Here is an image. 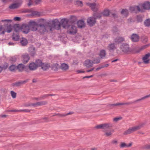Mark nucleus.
I'll use <instances>...</instances> for the list:
<instances>
[{
    "instance_id": "obj_37",
    "label": "nucleus",
    "mask_w": 150,
    "mask_h": 150,
    "mask_svg": "<svg viewBox=\"0 0 150 150\" xmlns=\"http://www.w3.org/2000/svg\"><path fill=\"white\" fill-rule=\"evenodd\" d=\"M9 70L12 71H14L17 69L16 66L14 65H11L9 68Z\"/></svg>"
},
{
    "instance_id": "obj_60",
    "label": "nucleus",
    "mask_w": 150,
    "mask_h": 150,
    "mask_svg": "<svg viewBox=\"0 0 150 150\" xmlns=\"http://www.w3.org/2000/svg\"><path fill=\"white\" fill-rule=\"evenodd\" d=\"M38 13V12H34V13L33 14L34 15H37Z\"/></svg>"
},
{
    "instance_id": "obj_40",
    "label": "nucleus",
    "mask_w": 150,
    "mask_h": 150,
    "mask_svg": "<svg viewBox=\"0 0 150 150\" xmlns=\"http://www.w3.org/2000/svg\"><path fill=\"white\" fill-rule=\"evenodd\" d=\"M122 119L121 117H117L114 118L113 119V121L114 122H117L119 121L120 120Z\"/></svg>"
},
{
    "instance_id": "obj_63",
    "label": "nucleus",
    "mask_w": 150,
    "mask_h": 150,
    "mask_svg": "<svg viewBox=\"0 0 150 150\" xmlns=\"http://www.w3.org/2000/svg\"><path fill=\"white\" fill-rule=\"evenodd\" d=\"M117 60V59H115V60H113L112 61V62H116Z\"/></svg>"
},
{
    "instance_id": "obj_28",
    "label": "nucleus",
    "mask_w": 150,
    "mask_h": 150,
    "mask_svg": "<svg viewBox=\"0 0 150 150\" xmlns=\"http://www.w3.org/2000/svg\"><path fill=\"white\" fill-rule=\"evenodd\" d=\"M112 125L111 123H104L103 124V129H107L111 127Z\"/></svg>"
},
{
    "instance_id": "obj_50",
    "label": "nucleus",
    "mask_w": 150,
    "mask_h": 150,
    "mask_svg": "<svg viewBox=\"0 0 150 150\" xmlns=\"http://www.w3.org/2000/svg\"><path fill=\"white\" fill-rule=\"evenodd\" d=\"M145 149H150V144H147L145 146Z\"/></svg>"
},
{
    "instance_id": "obj_4",
    "label": "nucleus",
    "mask_w": 150,
    "mask_h": 150,
    "mask_svg": "<svg viewBox=\"0 0 150 150\" xmlns=\"http://www.w3.org/2000/svg\"><path fill=\"white\" fill-rule=\"evenodd\" d=\"M29 23L30 30L33 31L38 30L39 25L37 22L34 21H30Z\"/></svg>"
},
{
    "instance_id": "obj_30",
    "label": "nucleus",
    "mask_w": 150,
    "mask_h": 150,
    "mask_svg": "<svg viewBox=\"0 0 150 150\" xmlns=\"http://www.w3.org/2000/svg\"><path fill=\"white\" fill-rule=\"evenodd\" d=\"M124 40V39L122 37H119L117 38L115 40L116 43H120Z\"/></svg>"
},
{
    "instance_id": "obj_53",
    "label": "nucleus",
    "mask_w": 150,
    "mask_h": 150,
    "mask_svg": "<svg viewBox=\"0 0 150 150\" xmlns=\"http://www.w3.org/2000/svg\"><path fill=\"white\" fill-rule=\"evenodd\" d=\"M101 66L102 67H103V68L105 67H108V66L109 64H107L104 65H102Z\"/></svg>"
},
{
    "instance_id": "obj_61",
    "label": "nucleus",
    "mask_w": 150,
    "mask_h": 150,
    "mask_svg": "<svg viewBox=\"0 0 150 150\" xmlns=\"http://www.w3.org/2000/svg\"><path fill=\"white\" fill-rule=\"evenodd\" d=\"M97 150V148H92L91 149V150Z\"/></svg>"
},
{
    "instance_id": "obj_20",
    "label": "nucleus",
    "mask_w": 150,
    "mask_h": 150,
    "mask_svg": "<svg viewBox=\"0 0 150 150\" xmlns=\"http://www.w3.org/2000/svg\"><path fill=\"white\" fill-rule=\"evenodd\" d=\"M132 145V143H130L128 144H127L124 142H121L120 144V147L121 148H122L125 147H130Z\"/></svg>"
},
{
    "instance_id": "obj_59",
    "label": "nucleus",
    "mask_w": 150,
    "mask_h": 150,
    "mask_svg": "<svg viewBox=\"0 0 150 150\" xmlns=\"http://www.w3.org/2000/svg\"><path fill=\"white\" fill-rule=\"evenodd\" d=\"M21 111H22L29 112V110H25V109L22 110H21Z\"/></svg>"
},
{
    "instance_id": "obj_12",
    "label": "nucleus",
    "mask_w": 150,
    "mask_h": 150,
    "mask_svg": "<svg viewBox=\"0 0 150 150\" xmlns=\"http://www.w3.org/2000/svg\"><path fill=\"white\" fill-rule=\"evenodd\" d=\"M130 39L132 42H137L139 41V37L136 34H133L131 36Z\"/></svg>"
},
{
    "instance_id": "obj_31",
    "label": "nucleus",
    "mask_w": 150,
    "mask_h": 150,
    "mask_svg": "<svg viewBox=\"0 0 150 150\" xmlns=\"http://www.w3.org/2000/svg\"><path fill=\"white\" fill-rule=\"evenodd\" d=\"M24 67V65L22 64H19L18 65L17 67H16L17 69L20 71H22Z\"/></svg>"
},
{
    "instance_id": "obj_38",
    "label": "nucleus",
    "mask_w": 150,
    "mask_h": 150,
    "mask_svg": "<svg viewBox=\"0 0 150 150\" xmlns=\"http://www.w3.org/2000/svg\"><path fill=\"white\" fill-rule=\"evenodd\" d=\"M18 58V56H14L11 57L10 59V60L11 62H15L17 59Z\"/></svg>"
},
{
    "instance_id": "obj_45",
    "label": "nucleus",
    "mask_w": 150,
    "mask_h": 150,
    "mask_svg": "<svg viewBox=\"0 0 150 150\" xmlns=\"http://www.w3.org/2000/svg\"><path fill=\"white\" fill-rule=\"evenodd\" d=\"M111 143L112 144L117 145L118 144V141L117 139H114L112 140L111 141Z\"/></svg>"
},
{
    "instance_id": "obj_43",
    "label": "nucleus",
    "mask_w": 150,
    "mask_h": 150,
    "mask_svg": "<svg viewBox=\"0 0 150 150\" xmlns=\"http://www.w3.org/2000/svg\"><path fill=\"white\" fill-rule=\"evenodd\" d=\"M136 20L137 22H141L142 21V17L140 16H137Z\"/></svg>"
},
{
    "instance_id": "obj_6",
    "label": "nucleus",
    "mask_w": 150,
    "mask_h": 150,
    "mask_svg": "<svg viewBox=\"0 0 150 150\" xmlns=\"http://www.w3.org/2000/svg\"><path fill=\"white\" fill-rule=\"evenodd\" d=\"M129 10L132 12L136 13L137 12H142L143 11V9H141L139 4L137 6H132L129 8Z\"/></svg>"
},
{
    "instance_id": "obj_19",
    "label": "nucleus",
    "mask_w": 150,
    "mask_h": 150,
    "mask_svg": "<svg viewBox=\"0 0 150 150\" xmlns=\"http://www.w3.org/2000/svg\"><path fill=\"white\" fill-rule=\"evenodd\" d=\"M29 68L31 70L34 71L37 69V66L35 63H31L29 64Z\"/></svg>"
},
{
    "instance_id": "obj_51",
    "label": "nucleus",
    "mask_w": 150,
    "mask_h": 150,
    "mask_svg": "<svg viewBox=\"0 0 150 150\" xmlns=\"http://www.w3.org/2000/svg\"><path fill=\"white\" fill-rule=\"evenodd\" d=\"M41 0H35V2L36 4H38L41 3Z\"/></svg>"
},
{
    "instance_id": "obj_44",
    "label": "nucleus",
    "mask_w": 150,
    "mask_h": 150,
    "mask_svg": "<svg viewBox=\"0 0 150 150\" xmlns=\"http://www.w3.org/2000/svg\"><path fill=\"white\" fill-rule=\"evenodd\" d=\"M150 97V94L149 95H147L143 98H141V99H139L137 100H136L135 101V102H137L138 101H140L142 100H143L144 99H145L146 98H149V97Z\"/></svg>"
},
{
    "instance_id": "obj_23",
    "label": "nucleus",
    "mask_w": 150,
    "mask_h": 150,
    "mask_svg": "<svg viewBox=\"0 0 150 150\" xmlns=\"http://www.w3.org/2000/svg\"><path fill=\"white\" fill-rule=\"evenodd\" d=\"M20 43L22 46H25L28 43V42L26 39L24 38H22L21 40Z\"/></svg>"
},
{
    "instance_id": "obj_64",
    "label": "nucleus",
    "mask_w": 150,
    "mask_h": 150,
    "mask_svg": "<svg viewBox=\"0 0 150 150\" xmlns=\"http://www.w3.org/2000/svg\"><path fill=\"white\" fill-rule=\"evenodd\" d=\"M62 27L64 28H66V26L64 25V24L62 25Z\"/></svg>"
},
{
    "instance_id": "obj_2",
    "label": "nucleus",
    "mask_w": 150,
    "mask_h": 150,
    "mask_svg": "<svg viewBox=\"0 0 150 150\" xmlns=\"http://www.w3.org/2000/svg\"><path fill=\"white\" fill-rule=\"evenodd\" d=\"M101 16V14L100 13H95L93 17H89L87 19V23L89 26H92L96 23V19L100 18Z\"/></svg>"
},
{
    "instance_id": "obj_25",
    "label": "nucleus",
    "mask_w": 150,
    "mask_h": 150,
    "mask_svg": "<svg viewBox=\"0 0 150 150\" xmlns=\"http://www.w3.org/2000/svg\"><path fill=\"white\" fill-rule=\"evenodd\" d=\"M78 27L80 28H82L85 26L84 22L82 20H79L77 22Z\"/></svg>"
},
{
    "instance_id": "obj_34",
    "label": "nucleus",
    "mask_w": 150,
    "mask_h": 150,
    "mask_svg": "<svg viewBox=\"0 0 150 150\" xmlns=\"http://www.w3.org/2000/svg\"><path fill=\"white\" fill-rule=\"evenodd\" d=\"M100 59L99 57H97L94 58L93 60V62L94 64H98L100 62Z\"/></svg>"
},
{
    "instance_id": "obj_55",
    "label": "nucleus",
    "mask_w": 150,
    "mask_h": 150,
    "mask_svg": "<svg viewBox=\"0 0 150 150\" xmlns=\"http://www.w3.org/2000/svg\"><path fill=\"white\" fill-rule=\"evenodd\" d=\"M76 72L77 73H83L84 72V71H81V70H77L76 71Z\"/></svg>"
},
{
    "instance_id": "obj_36",
    "label": "nucleus",
    "mask_w": 150,
    "mask_h": 150,
    "mask_svg": "<svg viewBox=\"0 0 150 150\" xmlns=\"http://www.w3.org/2000/svg\"><path fill=\"white\" fill-rule=\"evenodd\" d=\"M147 47V45H145L144 46H142L140 47V48H139V49H138V50H136L135 52L137 53H139L142 50H143L146 48Z\"/></svg>"
},
{
    "instance_id": "obj_26",
    "label": "nucleus",
    "mask_w": 150,
    "mask_h": 150,
    "mask_svg": "<svg viewBox=\"0 0 150 150\" xmlns=\"http://www.w3.org/2000/svg\"><path fill=\"white\" fill-rule=\"evenodd\" d=\"M50 67V66L48 64L43 63L41 66V69L44 70H46L48 69Z\"/></svg>"
},
{
    "instance_id": "obj_27",
    "label": "nucleus",
    "mask_w": 150,
    "mask_h": 150,
    "mask_svg": "<svg viewBox=\"0 0 150 150\" xmlns=\"http://www.w3.org/2000/svg\"><path fill=\"white\" fill-rule=\"evenodd\" d=\"M28 50L31 55L33 56L35 55V49L33 47H30L29 48Z\"/></svg>"
},
{
    "instance_id": "obj_15",
    "label": "nucleus",
    "mask_w": 150,
    "mask_h": 150,
    "mask_svg": "<svg viewBox=\"0 0 150 150\" xmlns=\"http://www.w3.org/2000/svg\"><path fill=\"white\" fill-rule=\"evenodd\" d=\"M87 4L92 9V10L94 11H96L97 10V7L96 6V4L95 3H87Z\"/></svg>"
},
{
    "instance_id": "obj_14",
    "label": "nucleus",
    "mask_w": 150,
    "mask_h": 150,
    "mask_svg": "<svg viewBox=\"0 0 150 150\" xmlns=\"http://www.w3.org/2000/svg\"><path fill=\"white\" fill-rule=\"evenodd\" d=\"M22 61L24 64L27 63L30 59L28 55L27 54H25L22 55Z\"/></svg>"
},
{
    "instance_id": "obj_11",
    "label": "nucleus",
    "mask_w": 150,
    "mask_h": 150,
    "mask_svg": "<svg viewBox=\"0 0 150 150\" xmlns=\"http://www.w3.org/2000/svg\"><path fill=\"white\" fill-rule=\"evenodd\" d=\"M117 48L116 45L115 44H109L107 47V49L110 52H113Z\"/></svg>"
},
{
    "instance_id": "obj_16",
    "label": "nucleus",
    "mask_w": 150,
    "mask_h": 150,
    "mask_svg": "<svg viewBox=\"0 0 150 150\" xmlns=\"http://www.w3.org/2000/svg\"><path fill=\"white\" fill-rule=\"evenodd\" d=\"M93 64H94L93 61L89 59L86 60L85 63V66L88 68L91 67L93 66Z\"/></svg>"
},
{
    "instance_id": "obj_18",
    "label": "nucleus",
    "mask_w": 150,
    "mask_h": 150,
    "mask_svg": "<svg viewBox=\"0 0 150 150\" xmlns=\"http://www.w3.org/2000/svg\"><path fill=\"white\" fill-rule=\"evenodd\" d=\"M98 55L100 57L101 59H103L105 58L106 55V53L105 50H100Z\"/></svg>"
},
{
    "instance_id": "obj_13",
    "label": "nucleus",
    "mask_w": 150,
    "mask_h": 150,
    "mask_svg": "<svg viewBox=\"0 0 150 150\" xmlns=\"http://www.w3.org/2000/svg\"><path fill=\"white\" fill-rule=\"evenodd\" d=\"M47 103V102L46 101H42L39 102L35 103H32L28 106L32 105L34 106H39L43 105H46Z\"/></svg>"
},
{
    "instance_id": "obj_3",
    "label": "nucleus",
    "mask_w": 150,
    "mask_h": 150,
    "mask_svg": "<svg viewBox=\"0 0 150 150\" xmlns=\"http://www.w3.org/2000/svg\"><path fill=\"white\" fill-rule=\"evenodd\" d=\"M141 9H143V12L144 10H150V2L149 1L144 2L142 4H139Z\"/></svg>"
},
{
    "instance_id": "obj_5",
    "label": "nucleus",
    "mask_w": 150,
    "mask_h": 150,
    "mask_svg": "<svg viewBox=\"0 0 150 150\" xmlns=\"http://www.w3.org/2000/svg\"><path fill=\"white\" fill-rule=\"evenodd\" d=\"M19 30H21V31L25 34L28 33L30 30L29 23L28 24H23L20 27Z\"/></svg>"
},
{
    "instance_id": "obj_10",
    "label": "nucleus",
    "mask_w": 150,
    "mask_h": 150,
    "mask_svg": "<svg viewBox=\"0 0 150 150\" xmlns=\"http://www.w3.org/2000/svg\"><path fill=\"white\" fill-rule=\"evenodd\" d=\"M121 50L125 53L130 52L131 50L129 45L127 44H123L120 47Z\"/></svg>"
},
{
    "instance_id": "obj_1",
    "label": "nucleus",
    "mask_w": 150,
    "mask_h": 150,
    "mask_svg": "<svg viewBox=\"0 0 150 150\" xmlns=\"http://www.w3.org/2000/svg\"><path fill=\"white\" fill-rule=\"evenodd\" d=\"M60 28V24L59 23H53L51 25H45L40 24L38 25V30L40 33H44L49 30L52 31L54 29L59 30Z\"/></svg>"
},
{
    "instance_id": "obj_42",
    "label": "nucleus",
    "mask_w": 150,
    "mask_h": 150,
    "mask_svg": "<svg viewBox=\"0 0 150 150\" xmlns=\"http://www.w3.org/2000/svg\"><path fill=\"white\" fill-rule=\"evenodd\" d=\"M11 94L13 98H15L16 97V93L13 91H11Z\"/></svg>"
},
{
    "instance_id": "obj_49",
    "label": "nucleus",
    "mask_w": 150,
    "mask_h": 150,
    "mask_svg": "<svg viewBox=\"0 0 150 150\" xmlns=\"http://www.w3.org/2000/svg\"><path fill=\"white\" fill-rule=\"evenodd\" d=\"M13 20L15 21H18L21 20V18L18 17H15L14 18Z\"/></svg>"
},
{
    "instance_id": "obj_32",
    "label": "nucleus",
    "mask_w": 150,
    "mask_h": 150,
    "mask_svg": "<svg viewBox=\"0 0 150 150\" xmlns=\"http://www.w3.org/2000/svg\"><path fill=\"white\" fill-rule=\"evenodd\" d=\"M144 24L146 26L150 27V19H148L146 20L144 22Z\"/></svg>"
},
{
    "instance_id": "obj_56",
    "label": "nucleus",
    "mask_w": 150,
    "mask_h": 150,
    "mask_svg": "<svg viewBox=\"0 0 150 150\" xmlns=\"http://www.w3.org/2000/svg\"><path fill=\"white\" fill-rule=\"evenodd\" d=\"M8 45H14V43H13V42H9L8 43Z\"/></svg>"
},
{
    "instance_id": "obj_39",
    "label": "nucleus",
    "mask_w": 150,
    "mask_h": 150,
    "mask_svg": "<svg viewBox=\"0 0 150 150\" xmlns=\"http://www.w3.org/2000/svg\"><path fill=\"white\" fill-rule=\"evenodd\" d=\"M109 14V11L108 10H105L103 12V15L105 16H108Z\"/></svg>"
},
{
    "instance_id": "obj_8",
    "label": "nucleus",
    "mask_w": 150,
    "mask_h": 150,
    "mask_svg": "<svg viewBox=\"0 0 150 150\" xmlns=\"http://www.w3.org/2000/svg\"><path fill=\"white\" fill-rule=\"evenodd\" d=\"M67 32L68 33L74 35L76 33V27L73 25H70L67 27Z\"/></svg>"
},
{
    "instance_id": "obj_47",
    "label": "nucleus",
    "mask_w": 150,
    "mask_h": 150,
    "mask_svg": "<svg viewBox=\"0 0 150 150\" xmlns=\"http://www.w3.org/2000/svg\"><path fill=\"white\" fill-rule=\"evenodd\" d=\"M103 124L98 125L96 126L95 127V128H96L102 129H103Z\"/></svg>"
},
{
    "instance_id": "obj_52",
    "label": "nucleus",
    "mask_w": 150,
    "mask_h": 150,
    "mask_svg": "<svg viewBox=\"0 0 150 150\" xmlns=\"http://www.w3.org/2000/svg\"><path fill=\"white\" fill-rule=\"evenodd\" d=\"M102 68H103V67H102V66L101 65L99 67L97 68L96 69V71H98V70L101 69H102Z\"/></svg>"
},
{
    "instance_id": "obj_58",
    "label": "nucleus",
    "mask_w": 150,
    "mask_h": 150,
    "mask_svg": "<svg viewBox=\"0 0 150 150\" xmlns=\"http://www.w3.org/2000/svg\"><path fill=\"white\" fill-rule=\"evenodd\" d=\"M18 28V29L17 30H16V29H15V30L16 32H18L20 31V30L21 31V30H19V29H20V27L19 28Z\"/></svg>"
},
{
    "instance_id": "obj_21",
    "label": "nucleus",
    "mask_w": 150,
    "mask_h": 150,
    "mask_svg": "<svg viewBox=\"0 0 150 150\" xmlns=\"http://www.w3.org/2000/svg\"><path fill=\"white\" fill-rule=\"evenodd\" d=\"M104 135L107 137H109L111 136L113 132V131L111 130H109L104 131Z\"/></svg>"
},
{
    "instance_id": "obj_46",
    "label": "nucleus",
    "mask_w": 150,
    "mask_h": 150,
    "mask_svg": "<svg viewBox=\"0 0 150 150\" xmlns=\"http://www.w3.org/2000/svg\"><path fill=\"white\" fill-rule=\"evenodd\" d=\"M145 125V122H142L139 124V125H137L139 128V129H140L141 128L143 127Z\"/></svg>"
},
{
    "instance_id": "obj_62",
    "label": "nucleus",
    "mask_w": 150,
    "mask_h": 150,
    "mask_svg": "<svg viewBox=\"0 0 150 150\" xmlns=\"http://www.w3.org/2000/svg\"><path fill=\"white\" fill-rule=\"evenodd\" d=\"M2 68L0 66V73L2 71Z\"/></svg>"
},
{
    "instance_id": "obj_7",
    "label": "nucleus",
    "mask_w": 150,
    "mask_h": 150,
    "mask_svg": "<svg viewBox=\"0 0 150 150\" xmlns=\"http://www.w3.org/2000/svg\"><path fill=\"white\" fill-rule=\"evenodd\" d=\"M139 129L138 126H135L129 128L128 130L125 131L124 134L126 135L130 134Z\"/></svg>"
},
{
    "instance_id": "obj_48",
    "label": "nucleus",
    "mask_w": 150,
    "mask_h": 150,
    "mask_svg": "<svg viewBox=\"0 0 150 150\" xmlns=\"http://www.w3.org/2000/svg\"><path fill=\"white\" fill-rule=\"evenodd\" d=\"M28 2V5L29 6H30L32 5L33 3L32 0H26Z\"/></svg>"
},
{
    "instance_id": "obj_35",
    "label": "nucleus",
    "mask_w": 150,
    "mask_h": 150,
    "mask_svg": "<svg viewBox=\"0 0 150 150\" xmlns=\"http://www.w3.org/2000/svg\"><path fill=\"white\" fill-rule=\"evenodd\" d=\"M74 4L78 6H83L82 2L79 0L76 1L74 2Z\"/></svg>"
},
{
    "instance_id": "obj_41",
    "label": "nucleus",
    "mask_w": 150,
    "mask_h": 150,
    "mask_svg": "<svg viewBox=\"0 0 150 150\" xmlns=\"http://www.w3.org/2000/svg\"><path fill=\"white\" fill-rule=\"evenodd\" d=\"M128 103H118L115 104H112L110 105V106H118L120 105H124L127 104Z\"/></svg>"
},
{
    "instance_id": "obj_57",
    "label": "nucleus",
    "mask_w": 150,
    "mask_h": 150,
    "mask_svg": "<svg viewBox=\"0 0 150 150\" xmlns=\"http://www.w3.org/2000/svg\"><path fill=\"white\" fill-rule=\"evenodd\" d=\"M93 76V75H91L90 76H85L84 77V78H90L92 77Z\"/></svg>"
},
{
    "instance_id": "obj_29",
    "label": "nucleus",
    "mask_w": 150,
    "mask_h": 150,
    "mask_svg": "<svg viewBox=\"0 0 150 150\" xmlns=\"http://www.w3.org/2000/svg\"><path fill=\"white\" fill-rule=\"evenodd\" d=\"M35 63L36 65L37 68L38 67H41L43 63H42L41 60L38 59L36 61Z\"/></svg>"
},
{
    "instance_id": "obj_24",
    "label": "nucleus",
    "mask_w": 150,
    "mask_h": 150,
    "mask_svg": "<svg viewBox=\"0 0 150 150\" xmlns=\"http://www.w3.org/2000/svg\"><path fill=\"white\" fill-rule=\"evenodd\" d=\"M60 67L62 70L66 71L68 69L69 67L67 64L63 63L61 64Z\"/></svg>"
},
{
    "instance_id": "obj_22",
    "label": "nucleus",
    "mask_w": 150,
    "mask_h": 150,
    "mask_svg": "<svg viewBox=\"0 0 150 150\" xmlns=\"http://www.w3.org/2000/svg\"><path fill=\"white\" fill-rule=\"evenodd\" d=\"M128 10L126 9H122L121 11V14L124 17H126L128 16Z\"/></svg>"
},
{
    "instance_id": "obj_9",
    "label": "nucleus",
    "mask_w": 150,
    "mask_h": 150,
    "mask_svg": "<svg viewBox=\"0 0 150 150\" xmlns=\"http://www.w3.org/2000/svg\"><path fill=\"white\" fill-rule=\"evenodd\" d=\"M142 59L144 64H149L150 61V53H148L143 55Z\"/></svg>"
},
{
    "instance_id": "obj_54",
    "label": "nucleus",
    "mask_w": 150,
    "mask_h": 150,
    "mask_svg": "<svg viewBox=\"0 0 150 150\" xmlns=\"http://www.w3.org/2000/svg\"><path fill=\"white\" fill-rule=\"evenodd\" d=\"M94 69V68H92L91 69L87 70V72H90V71H92Z\"/></svg>"
},
{
    "instance_id": "obj_33",
    "label": "nucleus",
    "mask_w": 150,
    "mask_h": 150,
    "mask_svg": "<svg viewBox=\"0 0 150 150\" xmlns=\"http://www.w3.org/2000/svg\"><path fill=\"white\" fill-rule=\"evenodd\" d=\"M19 36L18 34H14L12 36V39L15 41L18 40Z\"/></svg>"
},
{
    "instance_id": "obj_17",
    "label": "nucleus",
    "mask_w": 150,
    "mask_h": 150,
    "mask_svg": "<svg viewBox=\"0 0 150 150\" xmlns=\"http://www.w3.org/2000/svg\"><path fill=\"white\" fill-rule=\"evenodd\" d=\"M21 3L22 2L21 1L20 3L12 4L9 6V8L11 9L16 8L20 6Z\"/></svg>"
}]
</instances>
